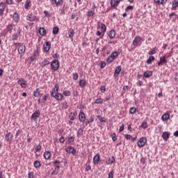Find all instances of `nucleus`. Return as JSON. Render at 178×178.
<instances>
[{
	"label": "nucleus",
	"instance_id": "nucleus-1",
	"mask_svg": "<svg viewBox=\"0 0 178 178\" xmlns=\"http://www.w3.org/2000/svg\"><path fill=\"white\" fill-rule=\"evenodd\" d=\"M15 47H18V54L19 55H24L26 52V46L23 43H15Z\"/></svg>",
	"mask_w": 178,
	"mask_h": 178
},
{
	"label": "nucleus",
	"instance_id": "nucleus-36",
	"mask_svg": "<svg viewBox=\"0 0 178 178\" xmlns=\"http://www.w3.org/2000/svg\"><path fill=\"white\" fill-rule=\"evenodd\" d=\"M48 65H49V60L47 59H44L41 63L42 67H45V66H48Z\"/></svg>",
	"mask_w": 178,
	"mask_h": 178
},
{
	"label": "nucleus",
	"instance_id": "nucleus-49",
	"mask_svg": "<svg viewBox=\"0 0 178 178\" xmlns=\"http://www.w3.org/2000/svg\"><path fill=\"white\" fill-rule=\"evenodd\" d=\"M113 59H115V58H113L112 56L110 55V56L107 58V60H106L107 63H112V62H113Z\"/></svg>",
	"mask_w": 178,
	"mask_h": 178
},
{
	"label": "nucleus",
	"instance_id": "nucleus-14",
	"mask_svg": "<svg viewBox=\"0 0 178 178\" xmlns=\"http://www.w3.org/2000/svg\"><path fill=\"white\" fill-rule=\"evenodd\" d=\"M141 40H142L141 36L140 35L136 36L133 40L132 44L134 45V47H137L138 45V42H140Z\"/></svg>",
	"mask_w": 178,
	"mask_h": 178
},
{
	"label": "nucleus",
	"instance_id": "nucleus-27",
	"mask_svg": "<svg viewBox=\"0 0 178 178\" xmlns=\"http://www.w3.org/2000/svg\"><path fill=\"white\" fill-rule=\"evenodd\" d=\"M5 8H6V3H0V15H3V12H5Z\"/></svg>",
	"mask_w": 178,
	"mask_h": 178
},
{
	"label": "nucleus",
	"instance_id": "nucleus-53",
	"mask_svg": "<svg viewBox=\"0 0 178 178\" xmlns=\"http://www.w3.org/2000/svg\"><path fill=\"white\" fill-rule=\"evenodd\" d=\"M77 136H78V137H80L81 136H83V129L79 128L78 129Z\"/></svg>",
	"mask_w": 178,
	"mask_h": 178
},
{
	"label": "nucleus",
	"instance_id": "nucleus-20",
	"mask_svg": "<svg viewBox=\"0 0 178 178\" xmlns=\"http://www.w3.org/2000/svg\"><path fill=\"white\" fill-rule=\"evenodd\" d=\"M122 0H111V8H115V6H118Z\"/></svg>",
	"mask_w": 178,
	"mask_h": 178
},
{
	"label": "nucleus",
	"instance_id": "nucleus-48",
	"mask_svg": "<svg viewBox=\"0 0 178 178\" xmlns=\"http://www.w3.org/2000/svg\"><path fill=\"white\" fill-rule=\"evenodd\" d=\"M94 12H95V11L92 10L88 11V12L87 13V16H88V17H92V16H94V15H95V13H94Z\"/></svg>",
	"mask_w": 178,
	"mask_h": 178
},
{
	"label": "nucleus",
	"instance_id": "nucleus-47",
	"mask_svg": "<svg viewBox=\"0 0 178 178\" xmlns=\"http://www.w3.org/2000/svg\"><path fill=\"white\" fill-rule=\"evenodd\" d=\"M63 95H65V97H70V95H72V92H70V91L69 90H65L63 92Z\"/></svg>",
	"mask_w": 178,
	"mask_h": 178
},
{
	"label": "nucleus",
	"instance_id": "nucleus-61",
	"mask_svg": "<svg viewBox=\"0 0 178 178\" xmlns=\"http://www.w3.org/2000/svg\"><path fill=\"white\" fill-rule=\"evenodd\" d=\"M44 14L46 17H51V14L48 11L44 10Z\"/></svg>",
	"mask_w": 178,
	"mask_h": 178
},
{
	"label": "nucleus",
	"instance_id": "nucleus-42",
	"mask_svg": "<svg viewBox=\"0 0 178 178\" xmlns=\"http://www.w3.org/2000/svg\"><path fill=\"white\" fill-rule=\"evenodd\" d=\"M95 104L101 105V104H104V100L102 98L97 99L95 101Z\"/></svg>",
	"mask_w": 178,
	"mask_h": 178
},
{
	"label": "nucleus",
	"instance_id": "nucleus-22",
	"mask_svg": "<svg viewBox=\"0 0 178 178\" xmlns=\"http://www.w3.org/2000/svg\"><path fill=\"white\" fill-rule=\"evenodd\" d=\"M169 119H170V114H169V113H164L161 117L163 122H166V120H169Z\"/></svg>",
	"mask_w": 178,
	"mask_h": 178
},
{
	"label": "nucleus",
	"instance_id": "nucleus-63",
	"mask_svg": "<svg viewBox=\"0 0 178 178\" xmlns=\"http://www.w3.org/2000/svg\"><path fill=\"white\" fill-rule=\"evenodd\" d=\"M131 135L130 134H125L124 138H126V140H131Z\"/></svg>",
	"mask_w": 178,
	"mask_h": 178
},
{
	"label": "nucleus",
	"instance_id": "nucleus-19",
	"mask_svg": "<svg viewBox=\"0 0 178 178\" xmlns=\"http://www.w3.org/2000/svg\"><path fill=\"white\" fill-rule=\"evenodd\" d=\"M120 72H122V66L118 65L115 70L114 77H118Z\"/></svg>",
	"mask_w": 178,
	"mask_h": 178
},
{
	"label": "nucleus",
	"instance_id": "nucleus-28",
	"mask_svg": "<svg viewBox=\"0 0 178 178\" xmlns=\"http://www.w3.org/2000/svg\"><path fill=\"white\" fill-rule=\"evenodd\" d=\"M152 76V71H145L143 74V77L145 79H149Z\"/></svg>",
	"mask_w": 178,
	"mask_h": 178
},
{
	"label": "nucleus",
	"instance_id": "nucleus-56",
	"mask_svg": "<svg viewBox=\"0 0 178 178\" xmlns=\"http://www.w3.org/2000/svg\"><path fill=\"white\" fill-rule=\"evenodd\" d=\"M72 77H73L74 80H79V74H77V72L74 73L72 74Z\"/></svg>",
	"mask_w": 178,
	"mask_h": 178
},
{
	"label": "nucleus",
	"instance_id": "nucleus-21",
	"mask_svg": "<svg viewBox=\"0 0 178 178\" xmlns=\"http://www.w3.org/2000/svg\"><path fill=\"white\" fill-rule=\"evenodd\" d=\"M169 137H170V134L168 131H164L162 134V138L163 140H164V141H168V140H169Z\"/></svg>",
	"mask_w": 178,
	"mask_h": 178
},
{
	"label": "nucleus",
	"instance_id": "nucleus-17",
	"mask_svg": "<svg viewBox=\"0 0 178 178\" xmlns=\"http://www.w3.org/2000/svg\"><path fill=\"white\" fill-rule=\"evenodd\" d=\"M5 140L6 141H8V143H10V141H12V140H13V135L10 132H8L6 134Z\"/></svg>",
	"mask_w": 178,
	"mask_h": 178
},
{
	"label": "nucleus",
	"instance_id": "nucleus-15",
	"mask_svg": "<svg viewBox=\"0 0 178 178\" xmlns=\"http://www.w3.org/2000/svg\"><path fill=\"white\" fill-rule=\"evenodd\" d=\"M51 5H56V6H61L63 3V0H51Z\"/></svg>",
	"mask_w": 178,
	"mask_h": 178
},
{
	"label": "nucleus",
	"instance_id": "nucleus-11",
	"mask_svg": "<svg viewBox=\"0 0 178 178\" xmlns=\"http://www.w3.org/2000/svg\"><path fill=\"white\" fill-rule=\"evenodd\" d=\"M40 115H41V112L40 111V110H38L31 115V119L32 120H35L38 119V118H40Z\"/></svg>",
	"mask_w": 178,
	"mask_h": 178
},
{
	"label": "nucleus",
	"instance_id": "nucleus-13",
	"mask_svg": "<svg viewBox=\"0 0 178 178\" xmlns=\"http://www.w3.org/2000/svg\"><path fill=\"white\" fill-rule=\"evenodd\" d=\"M13 20L14 23H19V22H20V15H19L17 13H15L13 15Z\"/></svg>",
	"mask_w": 178,
	"mask_h": 178
},
{
	"label": "nucleus",
	"instance_id": "nucleus-55",
	"mask_svg": "<svg viewBox=\"0 0 178 178\" xmlns=\"http://www.w3.org/2000/svg\"><path fill=\"white\" fill-rule=\"evenodd\" d=\"M39 55H40V51L38 49L35 50L33 56L35 58H37L38 56H39Z\"/></svg>",
	"mask_w": 178,
	"mask_h": 178
},
{
	"label": "nucleus",
	"instance_id": "nucleus-57",
	"mask_svg": "<svg viewBox=\"0 0 178 178\" xmlns=\"http://www.w3.org/2000/svg\"><path fill=\"white\" fill-rule=\"evenodd\" d=\"M111 138H112L113 141H116V140H118V137L116 136V133H113L111 135Z\"/></svg>",
	"mask_w": 178,
	"mask_h": 178
},
{
	"label": "nucleus",
	"instance_id": "nucleus-9",
	"mask_svg": "<svg viewBox=\"0 0 178 178\" xmlns=\"http://www.w3.org/2000/svg\"><path fill=\"white\" fill-rule=\"evenodd\" d=\"M43 49L44 52H49V49H51V42L46 41L43 44Z\"/></svg>",
	"mask_w": 178,
	"mask_h": 178
},
{
	"label": "nucleus",
	"instance_id": "nucleus-23",
	"mask_svg": "<svg viewBox=\"0 0 178 178\" xmlns=\"http://www.w3.org/2000/svg\"><path fill=\"white\" fill-rule=\"evenodd\" d=\"M108 37L111 40H113L116 37V31L115 30H111L108 33Z\"/></svg>",
	"mask_w": 178,
	"mask_h": 178
},
{
	"label": "nucleus",
	"instance_id": "nucleus-60",
	"mask_svg": "<svg viewBox=\"0 0 178 178\" xmlns=\"http://www.w3.org/2000/svg\"><path fill=\"white\" fill-rule=\"evenodd\" d=\"M67 108V102H64L62 104V108L63 109H66Z\"/></svg>",
	"mask_w": 178,
	"mask_h": 178
},
{
	"label": "nucleus",
	"instance_id": "nucleus-58",
	"mask_svg": "<svg viewBox=\"0 0 178 178\" xmlns=\"http://www.w3.org/2000/svg\"><path fill=\"white\" fill-rule=\"evenodd\" d=\"M41 148H42V147L40 145H38L35 149V152H40V151H41Z\"/></svg>",
	"mask_w": 178,
	"mask_h": 178
},
{
	"label": "nucleus",
	"instance_id": "nucleus-8",
	"mask_svg": "<svg viewBox=\"0 0 178 178\" xmlns=\"http://www.w3.org/2000/svg\"><path fill=\"white\" fill-rule=\"evenodd\" d=\"M65 152L67 154H72V155H76V149L72 146H68L65 148Z\"/></svg>",
	"mask_w": 178,
	"mask_h": 178
},
{
	"label": "nucleus",
	"instance_id": "nucleus-52",
	"mask_svg": "<svg viewBox=\"0 0 178 178\" xmlns=\"http://www.w3.org/2000/svg\"><path fill=\"white\" fill-rule=\"evenodd\" d=\"M111 56L113 57V58L115 59V58H117V56H119V52L118 51H115V52H113Z\"/></svg>",
	"mask_w": 178,
	"mask_h": 178
},
{
	"label": "nucleus",
	"instance_id": "nucleus-50",
	"mask_svg": "<svg viewBox=\"0 0 178 178\" xmlns=\"http://www.w3.org/2000/svg\"><path fill=\"white\" fill-rule=\"evenodd\" d=\"M67 143L69 144H72V143H74V136H71L68 138Z\"/></svg>",
	"mask_w": 178,
	"mask_h": 178
},
{
	"label": "nucleus",
	"instance_id": "nucleus-34",
	"mask_svg": "<svg viewBox=\"0 0 178 178\" xmlns=\"http://www.w3.org/2000/svg\"><path fill=\"white\" fill-rule=\"evenodd\" d=\"M153 60H155V57L153 56H150L147 58V60H146V62H147V63L148 65H151V63H152V61H153Z\"/></svg>",
	"mask_w": 178,
	"mask_h": 178
},
{
	"label": "nucleus",
	"instance_id": "nucleus-51",
	"mask_svg": "<svg viewBox=\"0 0 178 178\" xmlns=\"http://www.w3.org/2000/svg\"><path fill=\"white\" fill-rule=\"evenodd\" d=\"M140 127H142V129H147V127H148V123L147 122H143L141 124Z\"/></svg>",
	"mask_w": 178,
	"mask_h": 178
},
{
	"label": "nucleus",
	"instance_id": "nucleus-64",
	"mask_svg": "<svg viewBox=\"0 0 178 178\" xmlns=\"http://www.w3.org/2000/svg\"><path fill=\"white\" fill-rule=\"evenodd\" d=\"M113 171H111L108 174V178H113Z\"/></svg>",
	"mask_w": 178,
	"mask_h": 178
},
{
	"label": "nucleus",
	"instance_id": "nucleus-10",
	"mask_svg": "<svg viewBox=\"0 0 178 178\" xmlns=\"http://www.w3.org/2000/svg\"><path fill=\"white\" fill-rule=\"evenodd\" d=\"M86 114L84 113V112L81 111L79 114V122H81V123H84V122H86Z\"/></svg>",
	"mask_w": 178,
	"mask_h": 178
},
{
	"label": "nucleus",
	"instance_id": "nucleus-41",
	"mask_svg": "<svg viewBox=\"0 0 178 178\" xmlns=\"http://www.w3.org/2000/svg\"><path fill=\"white\" fill-rule=\"evenodd\" d=\"M58 33H59V27H57V26L54 27L52 33L54 34V35H56V34H58Z\"/></svg>",
	"mask_w": 178,
	"mask_h": 178
},
{
	"label": "nucleus",
	"instance_id": "nucleus-31",
	"mask_svg": "<svg viewBox=\"0 0 178 178\" xmlns=\"http://www.w3.org/2000/svg\"><path fill=\"white\" fill-rule=\"evenodd\" d=\"M68 36L71 40H73V37H74V29H70L68 31Z\"/></svg>",
	"mask_w": 178,
	"mask_h": 178
},
{
	"label": "nucleus",
	"instance_id": "nucleus-7",
	"mask_svg": "<svg viewBox=\"0 0 178 178\" xmlns=\"http://www.w3.org/2000/svg\"><path fill=\"white\" fill-rule=\"evenodd\" d=\"M59 91V84L56 83L54 86V88L52 89L51 90V97H54L57 94H58Z\"/></svg>",
	"mask_w": 178,
	"mask_h": 178
},
{
	"label": "nucleus",
	"instance_id": "nucleus-4",
	"mask_svg": "<svg viewBox=\"0 0 178 178\" xmlns=\"http://www.w3.org/2000/svg\"><path fill=\"white\" fill-rule=\"evenodd\" d=\"M26 20H28V22H40V19L33 13L29 14L26 16Z\"/></svg>",
	"mask_w": 178,
	"mask_h": 178
},
{
	"label": "nucleus",
	"instance_id": "nucleus-45",
	"mask_svg": "<svg viewBox=\"0 0 178 178\" xmlns=\"http://www.w3.org/2000/svg\"><path fill=\"white\" fill-rule=\"evenodd\" d=\"M34 167L38 169V168H40V166H41V163L38 161H35L34 163Z\"/></svg>",
	"mask_w": 178,
	"mask_h": 178
},
{
	"label": "nucleus",
	"instance_id": "nucleus-3",
	"mask_svg": "<svg viewBox=\"0 0 178 178\" xmlns=\"http://www.w3.org/2000/svg\"><path fill=\"white\" fill-rule=\"evenodd\" d=\"M147 144V137L143 136L140 138L138 140L137 145L139 148H143Z\"/></svg>",
	"mask_w": 178,
	"mask_h": 178
},
{
	"label": "nucleus",
	"instance_id": "nucleus-37",
	"mask_svg": "<svg viewBox=\"0 0 178 178\" xmlns=\"http://www.w3.org/2000/svg\"><path fill=\"white\" fill-rule=\"evenodd\" d=\"M137 112V108L136 107H131L129 108V114L134 115Z\"/></svg>",
	"mask_w": 178,
	"mask_h": 178
},
{
	"label": "nucleus",
	"instance_id": "nucleus-24",
	"mask_svg": "<svg viewBox=\"0 0 178 178\" xmlns=\"http://www.w3.org/2000/svg\"><path fill=\"white\" fill-rule=\"evenodd\" d=\"M166 2H168V0H154V3H156V5H158L159 6L161 5H165Z\"/></svg>",
	"mask_w": 178,
	"mask_h": 178
},
{
	"label": "nucleus",
	"instance_id": "nucleus-30",
	"mask_svg": "<svg viewBox=\"0 0 178 178\" xmlns=\"http://www.w3.org/2000/svg\"><path fill=\"white\" fill-rule=\"evenodd\" d=\"M43 156L44 159H50L51 156H52V154H51V152L46 151L44 152Z\"/></svg>",
	"mask_w": 178,
	"mask_h": 178
},
{
	"label": "nucleus",
	"instance_id": "nucleus-62",
	"mask_svg": "<svg viewBox=\"0 0 178 178\" xmlns=\"http://www.w3.org/2000/svg\"><path fill=\"white\" fill-rule=\"evenodd\" d=\"M28 178H34V172H29Z\"/></svg>",
	"mask_w": 178,
	"mask_h": 178
},
{
	"label": "nucleus",
	"instance_id": "nucleus-43",
	"mask_svg": "<svg viewBox=\"0 0 178 178\" xmlns=\"http://www.w3.org/2000/svg\"><path fill=\"white\" fill-rule=\"evenodd\" d=\"M94 120H95L94 117L91 116L90 120L86 121V126H88V124H90V123H94Z\"/></svg>",
	"mask_w": 178,
	"mask_h": 178
},
{
	"label": "nucleus",
	"instance_id": "nucleus-40",
	"mask_svg": "<svg viewBox=\"0 0 178 178\" xmlns=\"http://www.w3.org/2000/svg\"><path fill=\"white\" fill-rule=\"evenodd\" d=\"M33 96L35 97V98L40 97V89L37 88V89L33 92Z\"/></svg>",
	"mask_w": 178,
	"mask_h": 178
},
{
	"label": "nucleus",
	"instance_id": "nucleus-44",
	"mask_svg": "<svg viewBox=\"0 0 178 178\" xmlns=\"http://www.w3.org/2000/svg\"><path fill=\"white\" fill-rule=\"evenodd\" d=\"M97 119H99V120L102 122V123H105V122H106V118L101 117V115H97Z\"/></svg>",
	"mask_w": 178,
	"mask_h": 178
},
{
	"label": "nucleus",
	"instance_id": "nucleus-39",
	"mask_svg": "<svg viewBox=\"0 0 178 178\" xmlns=\"http://www.w3.org/2000/svg\"><path fill=\"white\" fill-rule=\"evenodd\" d=\"M178 7V0H174L172 1V8L176 10Z\"/></svg>",
	"mask_w": 178,
	"mask_h": 178
},
{
	"label": "nucleus",
	"instance_id": "nucleus-32",
	"mask_svg": "<svg viewBox=\"0 0 178 178\" xmlns=\"http://www.w3.org/2000/svg\"><path fill=\"white\" fill-rule=\"evenodd\" d=\"M86 85H87V81H86V80L81 79L79 81V87H81V88H84V87H86Z\"/></svg>",
	"mask_w": 178,
	"mask_h": 178
},
{
	"label": "nucleus",
	"instance_id": "nucleus-5",
	"mask_svg": "<svg viewBox=\"0 0 178 178\" xmlns=\"http://www.w3.org/2000/svg\"><path fill=\"white\" fill-rule=\"evenodd\" d=\"M97 30H100L103 34H105V33H106V25H105V24L98 22Z\"/></svg>",
	"mask_w": 178,
	"mask_h": 178
},
{
	"label": "nucleus",
	"instance_id": "nucleus-46",
	"mask_svg": "<svg viewBox=\"0 0 178 178\" xmlns=\"http://www.w3.org/2000/svg\"><path fill=\"white\" fill-rule=\"evenodd\" d=\"M30 3H31V0H26L24 6L25 9H29L30 7Z\"/></svg>",
	"mask_w": 178,
	"mask_h": 178
},
{
	"label": "nucleus",
	"instance_id": "nucleus-54",
	"mask_svg": "<svg viewBox=\"0 0 178 178\" xmlns=\"http://www.w3.org/2000/svg\"><path fill=\"white\" fill-rule=\"evenodd\" d=\"M134 8V6H129L125 8V11L126 12H129V10H133V9Z\"/></svg>",
	"mask_w": 178,
	"mask_h": 178
},
{
	"label": "nucleus",
	"instance_id": "nucleus-33",
	"mask_svg": "<svg viewBox=\"0 0 178 178\" xmlns=\"http://www.w3.org/2000/svg\"><path fill=\"white\" fill-rule=\"evenodd\" d=\"M53 98H55V99H56V101H62V99L63 98V95H62L60 93H58Z\"/></svg>",
	"mask_w": 178,
	"mask_h": 178
},
{
	"label": "nucleus",
	"instance_id": "nucleus-35",
	"mask_svg": "<svg viewBox=\"0 0 178 178\" xmlns=\"http://www.w3.org/2000/svg\"><path fill=\"white\" fill-rule=\"evenodd\" d=\"M39 33L40 35H45V34H47V30H45L44 28L41 27L39 29Z\"/></svg>",
	"mask_w": 178,
	"mask_h": 178
},
{
	"label": "nucleus",
	"instance_id": "nucleus-38",
	"mask_svg": "<svg viewBox=\"0 0 178 178\" xmlns=\"http://www.w3.org/2000/svg\"><path fill=\"white\" fill-rule=\"evenodd\" d=\"M156 47H154L150 51H149L148 55H155V54H156Z\"/></svg>",
	"mask_w": 178,
	"mask_h": 178
},
{
	"label": "nucleus",
	"instance_id": "nucleus-2",
	"mask_svg": "<svg viewBox=\"0 0 178 178\" xmlns=\"http://www.w3.org/2000/svg\"><path fill=\"white\" fill-rule=\"evenodd\" d=\"M60 66V63H59V60L55 59L51 61L50 67L51 70H54V72H56V70L59 69Z\"/></svg>",
	"mask_w": 178,
	"mask_h": 178
},
{
	"label": "nucleus",
	"instance_id": "nucleus-59",
	"mask_svg": "<svg viewBox=\"0 0 178 178\" xmlns=\"http://www.w3.org/2000/svg\"><path fill=\"white\" fill-rule=\"evenodd\" d=\"M74 113H71L69 115V119L71 120H74Z\"/></svg>",
	"mask_w": 178,
	"mask_h": 178
},
{
	"label": "nucleus",
	"instance_id": "nucleus-25",
	"mask_svg": "<svg viewBox=\"0 0 178 178\" xmlns=\"http://www.w3.org/2000/svg\"><path fill=\"white\" fill-rule=\"evenodd\" d=\"M13 29H15V25L10 24L7 26L6 31L8 33H10V34H12V31H13Z\"/></svg>",
	"mask_w": 178,
	"mask_h": 178
},
{
	"label": "nucleus",
	"instance_id": "nucleus-6",
	"mask_svg": "<svg viewBox=\"0 0 178 178\" xmlns=\"http://www.w3.org/2000/svg\"><path fill=\"white\" fill-rule=\"evenodd\" d=\"M22 33V29H19L17 32L14 33L12 36L13 41H17V38L20 37V34Z\"/></svg>",
	"mask_w": 178,
	"mask_h": 178
},
{
	"label": "nucleus",
	"instance_id": "nucleus-26",
	"mask_svg": "<svg viewBox=\"0 0 178 178\" xmlns=\"http://www.w3.org/2000/svg\"><path fill=\"white\" fill-rule=\"evenodd\" d=\"M60 170V167L59 165H57L55 168L54 170L51 172V176H56V175H58Z\"/></svg>",
	"mask_w": 178,
	"mask_h": 178
},
{
	"label": "nucleus",
	"instance_id": "nucleus-18",
	"mask_svg": "<svg viewBox=\"0 0 178 178\" xmlns=\"http://www.w3.org/2000/svg\"><path fill=\"white\" fill-rule=\"evenodd\" d=\"M100 159H101V156H99V154H97L93 157V163H94V165H98V163H99Z\"/></svg>",
	"mask_w": 178,
	"mask_h": 178
},
{
	"label": "nucleus",
	"instance_id": "nucleus-12",
	"mask_svg": "<svg viewBox=\"0 0 178 178\" xmlns=\"http://www.w3.org/2000/svg\"><path fill=\"white\" fill-rule=\"evenodd\" d=\"M17 83L21 86L22 88H26L27 87V82L24 79H19Z\"/></svg>",
	"mask_w": 178,
	"mask_h": 178
},
{
	"label": "nucleus",
	"instance_id": "nucleus-16",
	"mask_svg": "<svg viewBox=\"0 0 178 178\" xmlns=\"http://www.w3.org/2000/svg\"><path fill=\"white\" fill-rule=\"evenodd\" d=\"M164 63H168V60H166V56H165L160 58L158 62V66H161V65H164Z\"/></svg>",
	"mask_w": 178,
	"mask_h": 178
},
{
	"label": "nucleus",
	"instance_id": "nucleus-29",
	"mask_svg": "<svg viewBox=\"0 0 178 178\" xmlns=\"http://www.w3.org/2000/svg\"><path fill=\"white\" fill-rule=\"evenodd\" d=\"M115 161V156L109 157L108 160L106 161V165H112V163H114Z\"/></svg>",
	"mask_w": 178,
	"mask_h": 178
}]
</instances>
